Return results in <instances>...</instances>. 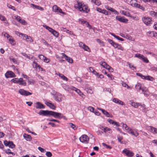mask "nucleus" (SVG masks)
Segmentation results:
<instances>
[{"instance_id":"1","label":"nucleus","mask_w":157,"mask_h":157,"mask_svg":"<svg viewBox=\"0 0 157 157\" xmlns=\"http://www.w3.org/2000/svg\"><path fill=\"white\" fill-rule=\"evenodd\" d=\"M77 3L75 5V8L81 12L86 13H88L90 11V10L88 9L87 5L80 2L79 1H77Z\"/></svg>"},{"instance_id":"2","label":"nucleus","mask_w":157,"mask_h":157,"mask_svg":"<svg viewBox=\"0 0 157 157\" xmlns=\"http://www.w3.org/2000/svg\"><path fill=\"white\" fill-rule=\"evenodd\" d=\"M51 116H53L55 118L61 119L63 118L64 119H65V117L64 116L63 114L58 112H56L51 111Z\"/></svg>"},{"instance_id":"3","label":"nucleus","mask_w":157,"mask_h":157,"mask_svg":"<svg viewBox=\"0 0 157 157\" xmlns=\"http://www.w3.org/2000/svg\"><path fill=\"white\" fill-rule=\"evenodd\" d=\"M18 92L21 95L25 96L30 95L32 94V93L28 91L23 89H19Z\"/></svg>"},{"instance_id":"4","label":"nucleus","mask_w":157,"mask_h":157,"mask_svg":"<svg viewBox=\"0 0 157 157\" xmlns=\"http://www.w3.org/2000/svg\"><path fill=\"white\" fill-rule=\"evenodd\" d=\"M51 111L40 110L38 114L40 115L48 116H51Z\"/></svg>"},{"instance_id":"5","label":"nucleus","mask_w":157,"mask_h":157,"mask_svg":"<svg viewBox=\"0 0 157 157\" xmlns=\"http://www.w3.org/2000/svg\"><path fill=\"white\" fill-rule=\"evenodd\" d=\"M51 111L40 110L38 114L40 115L48 116H51Z\"/></svg>"},{"instance_id":"6","label":"nucleus","mask_w":157,"mask_h":157,"mask_svg":"<svg viewBox=\"0 0 157 157\" xmlns=\"http://www.w3.org/2000/svg\"><path fill=\"white\" fill-rule=\"evenodd\" d=\"M122 152L123 153L125 154L128 157H132L134 155L133 152L129 150H128L126 148L124 149L122 151Z\"/></svg>"},{"instance_id":"7","label":"nucleus","mask_w":157,"mask_h":157,"mask_svg":"<svg viewBox=\"0 0 157 157\" xmlns=\"http://www.w3.org/2000/svg\"><path fill=\"white\" fill-rule=\"evenodd\" d=\"M79 46L80 47L83 48L84 50L88 52H90V48L83 43L80 42L79 43Z\"/></svg>"},{"instance_id":"8","label":"nucleus","mask_w":157,"mask_h":157,"mask_svg":"<svg viewBox=\"0 0 157 157\" xmlns=\"http://www.w3.org/2000/svg\"><path fill=\"white\" fill-rule=\"evenodd\" d=\"M143 21L147 25H149L152 21L151 18L150 17H144L142 18Z\"/></svg>"},{"instance_id":"9","label":"nucleus","mask_w":157,"mask_h":157,"mask_svg":"<svg viewBox=\"0 0 157 157\" xmlns=\"http://www.w3.org/2000/svg\"><path fill=\"white\" fill-rule=\"evenodd\" d=\"M116 19L117 20L121 22L124 23H127L128 21V19L125 18L123 17H121L120 16H116Z\"/></svg>"},{"instance_id":"10","label":"nucleus","mask_w":157,"mask_h":157,"mask_svg":"<svg viewBox=\"0 0 157 157\" xmlns=\"http://www.w3.org/2000/svg\"><path fill=\"white\" fill-rule=\"evenodd\" d=\"M81 142L83 143H87L89 140V138L86 135H83L79 138Z\"/></svg>"},{"instance_id":"11","label":"nucleus","mask_w":157,"mask_h":157,"mask_svg":"<svg viewBox=\"0 0 157 157\" xmlns=\"http://www.w3.org/2000/svg\"><path fill=\"white\" fill-rule=\"evenodd\" d=\"M70 89L71 90H75L77 93H78L79 95V96H81L82 98H83L84 95L83 94V93L80 90H79V89L73 86H71L70 87Z\"/></svg>"},{"instance_id":"12","label":"nucleus","mask_w":157,"mask_h":157,"mask_svg":"<svg viewBox=\"0 0 157 157\" xmlns=\"http://www.w3.org/2000/svg\"><path fill=\"white\" fill-rule=\"evenodd\" d=\"M0 20L3 22L5 26H8L9 25V23L8 22L6 17L1 14H0Z\"/></svg>"},{"instance_id":"13","label":"nucleus","mask_w":157,"mask_h":157,"mask_svg":"<svg viewBox=\"0 0 157 157\" xmlns=\"http://www.w3.org/2000/svg\"><path fill=\"white\" fill-rule=\"evenodd\" d=\"M128 132L130 134L135 136L136 137L137 136L139 135V133L137 132V130L136 129H130L128 130Z\"/></svg>"},{"instance_id":"14","label":"nucleus","mask_w":157,"mask_h":157,"mask_svg":"<svg viewBox=\"0 0 157 157\" xmlns=\"http://www.w3.org/2000/svg\"><path fill=\"white\" fill-rule=\"evenodd\" d=\"M5 76L7 78H13L16 76L15 74L12 71H7L5 74Z\"/></svg>"},{"instance_id":"15","label":"nucleus","mask_w":157,"mask_h":157,"mask_svg":"<svg viewBox=\"0 0 157 157\" xmlns=\"http://www.w3.org/2000/svg\"><path fill=\"white\" fill-rule=\"evenodd\" d=\"M62 95L59 93H56L54 95V98L56 101L58 102L62 101Z\"/></svg>"},{"instance_id":"16","label":"nucleus","mask_w":157,"mask_h":157,"mask_svg":"<svg viewBox=\"0 0 157 157\" xmlns=\"http://www.w3.org/2000/svg\"><path fill=\"white\" fill-rule=\"evenodd\" d=\"M45 104L48 107H49L51 109L55 110L56 107L54 105L52 104L51 102H50V101H45Z\"/></svg>"},{"instance_id":"17","label":"nucleus","mask_w":157,"mask_h":157,"mask_svg":"<svg viewBox=\"0 0 157 157\" xmlns=\"http://www.w3.org/2000/svg\"><path fill=\"white\" fill-rule=\"evenodd\" d=\"M105 8L107 9V10L111 11L112 12H114V14H119L118 12L116 10H115L114 9L112 8V7H110L106 5L105 6Z\"/></svg>"},{"instance_id":"18","label":"nucleus","mask_w":157,"mask_h":157,"mask_svg":"<svg viewBox=\"0 0 157 157\" xmlns=\"http://www.w3.org/2000/svg\"><path fill=\"white\" fill-rule=\"evenodd\" d=\"M113 101L116 104H118L123 105H125L124 103L122 101L120 100L119 99L116 98H114L113 99Z\"/></svg>"},{"instance_id":"19","label":"nucleus","mask_w":157,"mask_h":157,"mask_svg":"<svg viewBox=\"0 0 157 157\" xmlns=\"http://www.w3.org/2000/svg\"><path fill=\"white\" fill-rule=\"evenodd\" d=\"M36 104V109H44L45 108L44 105L40 102H37Z\"/></svg>"},{"instance_id":"20","label":"nucleus","mask_w":157,"mask_h":157,"mask_svg":"<svg viewBox=\"0 0 157 157\" xmlns=\"http://www.w3.org/2000/svg\"><path fill=\"white\" fill-rule=\"evenodd\" d=\"M148 129L154 134H156L157 133V129L152 126L148 127Z\"/></svg>"},{"instance_id":"21","label":"nucleus","mask_w":157,"mask_h":157,"mask_svg":"<svg viewBox=\"0 0 157 157\" xmlns=\"http://www.w3.org/2000/svg\"><path fill=\"white\" fill-rule=\"evenodd\" d=\"M62 54L63 56L64 57H65L66 60L69 63H73V60L71 58L68 57L64 53H63Z\"/></svg>"},{"instance_id":"22","label":"nucleus","mask_w":157,"mask_h":157,"mask_svg":"<svg viewBox=\"0 0 157 157\" xmlns=\"http://www.w3.org/2000/svg\"><path fill=\"white\" fill-rule=\"evenodd\" d=\"M19 85H22L23 86H26V83L25 81L23 80V78H19V80L18 82Z\"/></svg>"},{"instance_id":"23","label":"nucleus","mask_w":157,"mask_h":157,"mask_svg":"<svg viewBox=\"0 0 157 157\" xmlns=\"http://www.w3.org/2000/svg\"><path fill=\"white\" fill-rule=\"evenodd\" d=\"M30 7L32 8H35L37 9L38 10H44V9L42 7H40L39 6H36L34 4H31L30 5Z\"/></svg>"},{"instance_id":"24","label":"nucleus","mask_w":157,"mask_h":157,"mask_svg":"<svg viewBox=\"0 0 157 157\" xmlns=\"http://www.w3.org/2000/svg\"><path fill=\"white\" fill-rule=\"evenodd\" d=\"M114 47L115 48H117L118 49L121 50L122 51L124 50V48L121 45L116 43L114 45Z\"/></svg>"},{"instance_id":"25","label":"nucleus","mask_w":157,"mask_h":157,"mask_svg":"<svg viewBox=\"0 0 157 157\" xmlns=\"http://www.w3.org/2000/svg\"><path fill=\"white\" fill-rule=\"evenodd\" d=\"M121 12L122 14L124 15L129 17H132V15L130 14V13L128 12H127L124 10H122L121 11Z\"/></svg>"},{"instance_id":"26","label":"nucleus","mask_w":157,"mask_h":157,"mask_svg":"<svg viewBox=\"0 0 157 157\" xmlns=\"http://www.w3.org/2000/svg\"><path fill=\"white\" fill-rule=\"evenodd\" d=\"M23 137L27 141H30L32 139L31 136L30 135H27L25 133L23 135Z\"/></svg>"},{"instance_id":"27","label":"nucleus","mask_w":157,"mask_h":157,"mask_svg":"<svg viewBox=\"0 0 157 157\" xmlns=\"http://www.w3.org/2000/svg\"><path fill=\"white\" fill-rule=\"evenodd\" d=\"M147 34L148 36H156L157 33L153 31H149L147 32Z\"/></svg>"},{"instance_id":"28","label":"nucleus","mask_w":157,"mask_h":157,"mask_svg":"<svg viewBox=\"0 0 157 157\" xmlns=\"http://www.w3.org/2000/svg\"><path fill=\"white\" fill-rule=\"evenodd\" d=\"M143 87L140 83H137L135 86L136 88L138 91L141 90Z\"/></svg>"},{"instance_id":"29","label":"nucleus","mask_w":157,"mask_h":157,"mask_svg":"<svg viewBox=\"0 0 157 157\" xmlns=\"http://www.w3.org/2000/svg\"><path fill=\"white\" fill-rule=\"evenodd\" d=\"M132 105L135 108H137L139 106L141 105L140 104L137 102H134L132 101L131 103Z\"/></svg>"},{"instance_id":"30","label":"nucleus","mask_w":157,"mask_h":157,"mask_svg":"<svg viewBox=\"0 0 157 157\" xmlns=\"http://www.w3.org/2000/svg\"><path fill=\"white\" fill-rule=\"evenodd\" d=\"M99 109L101 110L102 113L105 115L106 117H109L110 116V114L106 110L101 108L100 109Z\"/></svg>"},{"instance_id":"31","label":"nucleus","mask_w":157,"mask_h":157,"mask_svg":"<svg viewBox=\"0 0 157 157\" xmlns=\"http://www.w3.org/2000/svg\"><path fill=\"white\" fill-rule=\"evenodd\" d=\"M58 76L60 77L63 80L67 81L68 80V78L67 77L59 73L58 74Z\"/></svg>"},{"instance_id":"32","label":"nucleus","mask_w":157,"mask_h":157,"mask_svg":"<svg viewBox=\"0 0 157 157\" xmlns=\"http://www.w3.org/2000/svg\"><path fill=\"white\" fill-rule=\"evenodd\" d=\"M68 124L70 127L75 130L77 129L78 128V126H77L72 123H69Z\"/></svg>"},{"instance_id":"33","label":"nucleus","mask_w":157,"mask_h":157,"mask_svg":"<svg viewBox=\"0 0 157 157\" xmlns=\"http://www.w3.org/2000/svg\"><path fill=\"white\" fill-rule=\"evenodd\" d=\"M43 26L47 30H48V31L51 32V33L54 30L52 28L46 25H43Z\"/></svg>"},{"instance_id":"34","label":"nucleus","mask_w":157,"mask_h":157,"mask_svg":"<svg viewBox=\"0 0 157 157\" xmlns=\"http://www.w3.org/2000/svg\"><path fill=\"white\" fill-rule=\"evenodd\" d=\"M8 40L11 45H14L15 44V41L12 36H11Z\"/></svg>"},{"instance_id":"35","label":"nucleus","mask_w":157,"mask_h":157,"mask_svg":"<svg viewBox=\"0 0 157 157\" xmlns=\"http://www.w3.org/2000/svg\"><path fill=\"white\" fill-rule=\"evenodd\" d=\"M104 132L106 133H111L112 132V131L110 128L107 127H105Z\"/></svg>"},{"instance_id":"36","label":"nucleus","mask_w":157,"mask_h":157,"mask_svg":"<svg viewBox=\"0 0 157 157\" xmlns=\"http://www.w3.org/2000/svg\"><path fill=\"white\" fill-rule=\"evenodd\" d=\"M133 1H131L130 2V5L132 6L137 7L138 6H139V4L137 3L136 2H133Z\"/></svg>"},{"instance_id":"37","label":"nucleus","mask_w":157,"mask_h":157,"mask_svg":"<svg viewBox=\"0 0 157 157\" xmlns=\"http://www.w3.org/2000/svg\"><path fill=\"white\" fill-rule=\"evenodd\" d=\"M144 79L151 81H153L154 80V78L150 76H145Z\"/></svg>"},{"instance_id":"38","label":"nucleus","mask_w":157,"mask_h":157,"mask_svg":"<svg viewBox=\"0 0 157 157\" xmlns=\"http://www.w3.org/2000/svg\"><path fill=\"white\" fill-rule=\"evenodd\" d=\"M149 14L150 16L152 17H156V12H155L154 11H149Z\"/></svg>"},{"instance_id":"39","label":"nucleus","mask_w":157,"mask_h":157,"mask_svg":"<svg viewBox=\"0 0 157 157\" xmlns=\"http://www.w3.org/2000/svg\"><path fill=\"white\" fill-rule=\"evenodd\" d=\"M52 33L53 35L54 36L56 37H58L59 36V34L58 32L54 30Z\"/></svg>"},{"instance_id":"40","label":"nucleus","mask_w":157,"mask_h":157,"mask_svg":"<svg viewBox=\"0 0 157 157\" xmlns=\"http://www.w3.org/2000/svg\"><path fill=\"white\" fill-rule=\"evenodd\" d=\"M60 29L61 31H63L64 32H66L67 33H69L70 34H71V33H72L71 31H70L69 30H67L66 28H64L63 27H61L60 28Z\"/></svg>"},{"instance_id":"41","label":"nucleus","mask_w":157,"mask_h":157,"mask_svg":"<svg viewBox=\"0 0 157 157\" xmlns=\"http://www.w3.org/2000/svg\"><path fill=\"white\" fill-rule=\"evenodd\" d=\"M19 80V78H15L12 79L11 81L14 83L18 84Z\"/></svg>"},{"instance_id":"42","label":"nucleus","mask_w":157,"mask_h":157,"mask_svg":"<svg viewBox=\"0 0 157 157\" xmlns=\"http://www.w3.org/2000/svg\"><path fill=\"white\" fill-rule=\"evenodd\" d=\"M47 121L56 122L58 123H59L60 122V121H59L56 120V119H53V118H47Z\"/></svg>"},{"instance_id":"43","label":"nucleus","mask_w":157,"mask_h":157,"mask_svg":"<svg viewBox=\"0 0 157 157\" xmlns=\"http://www.w3.org/2000/svg\"><path fill=\"white\" fill-rule=\"evenodd\" d=\"M71 86H69L68 85L64 84L62 86L63 88L66 90L68 91L69 89H70V88Z\"/></svg>"},{"instance_id":"44","label":"nucleus","mask_w":157,"mask_h":157,"mask_svg":"<svg viewBox=\"0 0 157 157\" xmlns=\"http://www.w3.org/2000/svg\"><path fill=\"white\" fill-rule=\"evenodd\" d=\"M25 40L27 42H32L33 41V40L30 36H28V37L25 39Z\"/></svg>"},{"instance_id":"45","label":"nucleus","mask_w":157,"mask_h":157,"mask_svg":"<svg viewBox=\"0 0 157 157\" xmlns=\"http://www.w3.org/2000/svg\"><path fill=\"white\" fill-rule=\"evenodd\" d=\"M8 147L11 148H13L15 147V145L12 141H10Z\"/></svg>"},{"instance_id":"46","label":"nucleus","mask_w":157,"mask_h":157,"mask_svg":"<svg viewBox=\"0 0 157 157\" xmlns=\"http://www.w3.org/2000/svg\"><path fill=\"white\" fill-rule=\"evenodd\" d=\"M135 57H137L139 59H141L142 58V57H143V55H141L139 53H137L135 55Z\"/></svg>"},{"instance_id":"47","label":"nucleus","mask_w":157,"mask_h":157,"mask_svg":"<svg viewBox=\"0 0 157 157\" xmlns=\"http://www.w3.org/2000/svg\"><path fill=\"white\" fill-rule=\"evenodd\" d=\"M92 2L94 3L95 5L97 6H99L101 4V3L100 1H91Z\"/></svg>"},{"instance_id":"48","label":"nucleus","mask_w":157,"mask_h":157,"mask_svg":"<svg viewBox=\"0 0 157 157\" xmlns=\"http://www.w3.org/2000/svg\"><path fill=\"white\" fill-rule=\"evenodd\" d=\"M59 8L56 5L53 6L52 7L53 11L55 12H57Z\"/></svg>"},{"instance_id":"49","label":"nucleus","mask_w":157,"mask_h":157,"mask_svg":"<svg viewBox=\"0 0 157 157\" xmlns=\"http://www.w3.org/2000/svg\"><path fill=\"white\" fill-rule=\"evenodd\" d=\"M108 41L113 47L114 46V45L116 44V43L114 42L112 40L110 39H107Z\"/></svg>"},{"instance_id":"50","label":"nucleus","mask_w":157,"mask_h":157,"mask_svg":"<svg viewBox=\"0 0 157 157\" xmlns=\"http://www.w3.org/2000/svg\"><path fill=\"white\" fill-rule=\"evenodd\" d=\"M104 68H105V67L106 66V65H107V63L104 61H101L99 63Z\"/></svg>"},{"instance_id":"51","label":"nucleus","mask_w":157,"mask_h":157,"mask_svg":"<svg viewBox=\"0 0 157 157\" xmlns=\"http://www.w3.org/2000/svg\"><path fill=\"white\" fill-rule=\"evenodd\" d=\"M122 126L128 132V131L130 129L129 128V127L126 124L123 123V124Z\"/></svg>"},{"instance_id":"52","label":"nucleus","mask_w":157,"mask_h":157,"mask_svg":"<svg viewBox=\"0 0 157 157\" xmlns=\"http://www.w3.org/2000/svg\"><path fill=\"white\" fill-rule=\"evenodd\" d=\"M141 60L146 63H148L149 62V60H148L147 58L144 57V56L143 57H142V58Z\"/></svg>"},{"instance_id":"53","label":"nucleus","mask_w":157,"mask_h":157,"mask_svg":"<svg viewBox=\"0 0 157 157\" xmlns=\"http://www.w3.org/2000/svg\"><path fill=\"white\" fill-rule=\"evenodd\" d=\"M9 59L10 61L13 62L15 63H17V60L13 58L12 56L10 57Z\"/></svg>"},{"instance_id":"54","label":"nucleus","mask_w":157,"mask_h":157,"mask_svg":"<svg viewBox=\"0 0 157 157\" xmlns=\"http://www.w3.org/2000/svg\"><path fill=\"white\" fill-rule=\"evenodd\" d=\"M120 35L123 37L127 39L129 38V37H130V36L126 34H124L123 33H120Z\"/></svg>"},{"instance_id":"55","label":"nucleus","mask_w":157,"mask_h":157,"mask_svg":"<svg viewBox=\"0 0 157 157\" xmlns=\"http://www.w3.org/2000/svg\"><path fill=\"white\" fill-rule=\"evenodd\" d=\"M117 140H118V141L121 143V144H122L123 142L121 141V140L123 139V137L120 136H117Z\"/></svg>"},{"instance_id":"56","label":"nucleus","mask_w":157,"mask_h":157,"mask_svg":"<svg viewBox=\"0 0 157 157\" xmlns=\"http://www.w3.org/2000/svg\"><path fill=\"white\" fill-rule=\"evenodd\" d=\"M150 93L148 90L147 89V90H145V92L144 93V95L145 96L147 97L149 95Z\"/></svg>"},{"instance_id":"57","label":"nucleus","mask_w":157,"mask_h":157,"mask_svg":"<svg viewBox=\"0 0 157 157\" xmlns=\"http://www.w3.org/2000/svg\"><path fill=\"white\" fill-rule=\"evenodd\" d=\"M18 33L19 34L22 35L23 36V39L24 40H25L26 38L28 37V36L26 34H25L22 33Z\"/></svg>"},{"instance_id":"58","label":"nucleus","mask_w":157,"mask_h":157,"mask_svg":"<svg viewBox=\"0 0 157 157\" xmlns=\"http://www.w3.org/2000/svg\"><path fill=\"white\" fill-rule=\"evenodd\" d=\"M3 33H4V37H6L8 39L11 36L6 33L4 32Z\"/></svg>"},{"instance_id":"59","label":"nucleus","mask_w":157,"mask_h":157,"mask_svg":"<svg viewBox=\"0 0 157 157\" xmlns=\"http://www.w3.org/2000/svg\"><path fill=\"white\" fill-rule=\"evenodd\" d=\"M7 6L9 8L12 9V10H14V11L16 10L14 6H12L11 5H10V4H8Z\"/></svg>"},{"instance_id":"60","label":"nucleus","mask_w":157,"mask_h":157,"mask_svg":"<svg viewBox=\"0 0 157 157\" xmlns=\"http://www.w3.org/2000/svg\"><path fill=\"white\" fill-rule=\"evenodd\" d=\"M88 109L92 112H94V109L92 107L89 106L88 108Z\"/></svg>"},{"instance_id":"61","label":"nucleus","mask_w":157,"mask_h":157,"mask_svg":"<svg viewBox=\"0 0 157 157\" xmlns=\"http://www.w3.org/2000/svg\"><path fill=\"white\" fill-rule=\"evenodd\" d=\"M6 154H11L12 155H13L14 154L13 152H11V151L9 149H7L6 151Z\"/></svg>"},{"instance_id":"62","label":"nucleus","mask_w":157,"mask_h":157,"mask_svg":"<svg viewBox=\"0 0 157 157\" xmlns=\"http://www.w3.org/2000/svg\"><path fill=\"white\" fill-rule=\"evenodd\" d=\"M136 75L139 76V77H141V78L143 79H144V78H145V76H144L142 74H140V73H137L136 74Z\"/></svg>"},{"instance_id":"63","label":"nucleus","mask_w":157,"mask_h":157,"mask_svg":"<svg viewBox=\"0 0 157 157\" xmlns=\"http://www.w3.org/2000/svg\"><path fill=\"white\" fill-rule=\"evenodd\" d=\"M10 141H8L6 140H5L4 142V144L6 146H8Z\"/></svg>"},{"instance_id":"64","label":"nucleus","mask_w":157,"mask_h":157,"mask_svg":"<svg viewBox=\"0 0 157 157\" xmlns=\"http://www.w3.org/2000/svg\"><path fill=\"white\" fill-rule=\"evenodd\" d=\"M46 155L48 157H51L52 156V153L49 151L47 152Z\"/></svg>"}]
</instances>
